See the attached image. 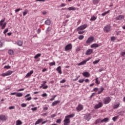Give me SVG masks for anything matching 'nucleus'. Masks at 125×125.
<instances>
[{
	"mask_svg": "<svg viewBox=\"0 0 125 125\" xmlns=\"http://www.w3.org/2000/svg\"><path fill=\"white\" fill-rule=\"evenodd\" d=\"M16 96L17 97H22L23 94L22 93H17Z\"/></svg>",
	"mask_w": 125,
	"mask_h": 125,
	"instance_id": "cd10ccee",
	"label": "nucleus"
},
{
	"mask_svg": "<svg viewBox=\"0 0 125 125\" xmlns=\"http://www.w3.org/2000/svg\"><path fill=\"white\" fill-rule=\"evenodd\" d=\"M28 12H29V10H28L27 9H25L24 10V11L23 12V16H25L26 15V14H28Z\"/></svg>",
	"mask_w": 125,
	"mask_h": 125,
	"instance_id": "72a5a7b5",
	"label": "nucleus"
},
{
	"mask_svg": "<svg viewBox=\"0 0 125 125\" xmlns=\"http://www.w3.org/2000/svg\"><path fill=\"white\" fill-rule=\"evenodd\" d=\"M120 104H121L120 103L114 104V105L113 106V109H118V108L120 107Z\"/></svg>",
	"mask_w": 125,
	"mask_h": 125,
	"instance_id": "412c9836",
	"label": "nucleus"
},
{
	"mask_svg": "<svg viewBox=\"0 0 125 125\" xmlns=\"http://www.w3.org/2000/svg\"><path fill=\"white\" fill-rule=\"evenodd\" d=\"M57 97V95H55L54 96H53L52 97L53 98H51L50 99V101H53V100H54V99H55V98H56Z\"/></svg>",
	"mask_w": 125,
	"mask_h": 125,
	"instance_id": "ea45409f",
	"label": "nucleus"
},
{
	"mask_svg": "<svg viewBox=\"0 0 125 125\" xmlns=\"http://www.w3.org/2000/svg\"><path fill=\"white\" fill-rule=\"evenodd\" d=\"M21 107H27V104H21Z\"/></svg>",
	"mask_w": 125,
	"mask_h": 125,
	"instance_id": "8fccbe9b",
	"label": "nucleus"
},
{
	"mask_svg": "<svg viewBox=\"0 0 125 125\" xmlns=\"http://www.w3.org/2000/svg\"><path fill=\"white\" fill-rule=\"evenodd\" d=\"M109 12H110V10H108L106 12H105L104 13H102V16H105V15H107V14H108V13H109Z\"/></svg>",
	"mask_w": 125,
	"mask_h": 125,
	"instance_id": "f704fd0d",
	"label": "nucleus"
},
{
	"mask_svg": "<svg viewBox=\"0 0 125 125\" xmlns=\"http://www.w3.org/2000/svg\"><path fill=\"white\" fill-rule=\"evenodd\" d=\"M62 120L61 119H58L57 121H56V123L57 124H61V122H62Z\"/></svg>",
	"mask_w": 125,
	"mask_h": 125,
	"instance_id": "c03bdc74",
	"label": "nucleus"
},
{
	"mask_svg": "<svg viewBox=\"0 0 125 125\" xmlns=\"http://www.w3.org/2000/svg\"><path fill=\"white\" fill-rule=\"evenodd\" d=\"M83 109V105H82L81 104H79L78 106L76 107V110L77 112H80L82 111Z\"/></svg>",
	"mask_w": 125,
	"mask_h": 125,
	"instance_id": "1a4fd4ad",
	"label": "nucleus"
},
{
	"mask_svg": "<svg viewBox=\"0 0 125 125\" xmlns=\"http://www.w3.org/2000/svg\"><path fill=\"white\" fill-rule=\"evenodd\" d=\"M42 121H43V119L41 118L38 119L35 123V125H39V124H41L42 123Z\"/></svg>",
	"mask_w": 125,
	"mask_h": 125,
	"instance_id": "a211bd4d",
	"label": "nucleus"
},
{
	"mask_svg": "<svg viewBox=\"0 0 125 125\" xmlns=\"http://www.w3.org/2000/svg\"><path fill=\"white\" fill-rule=\"evenodd\" d=\"M85 118L86 119V120L87 121H89V120H90V119H91V116L90 115V114H86L85 116Z\"/></svg>",
	"mask_w": 125,
	"mask_h": 125,
	"instance_id": "f3484780",
	"label": "nucleus"
},
{
	"mask_svg": "<svg viewBox=\"0 0 125 125\" xmlns=\"http://www.w3.org/2000/svg\"><path fill=\"white\" fill-rule=\"evenodd\" d=\"M7 32H8V28H6V29H5L3 31V34H4V35H5V34H6L7 33Z\"/></svg>",
	"mask_w": 125,
	"mask_h": 125,
	"instance_id": "49530a36",
	"label": "nucleus"
},
{
	"mask_svg": "<svg viewBox=\"0 0 125 125\" xmlns=\"http://www.w3.org/2000/svg\"><path fill=\"white\" fill-rule=\"evenodd\" d=\"M10 68H11V66L9 65H5L4 67V69H10Z\"/></svg>",
	"mask_w": 125,
	"mask_h": 125,
	"instance_id": "a18cd8bd",
	"label": "nucleus"
},
{
	"mask_svg": "<svg viewBox=\"0 0 125 125\" xmlns=\"http://www.w3.org/2000/svg\"><path fill=\"white\" fill-rule=\"evenodd\" d=\"M111 41H115V40H116V38L115 37H111Z\"/></svg>",
	"mask_w": 125,
	"mask_h": 125,
	"instance_id": "e2e57ef3",
	"label": "nucleus"
},
{
	"mask_svg": "<svg viewBox=\"0 0 125 125\" xmlns=\"http://www.w3.org/2000/svg\"><path fill=\"white\" fill-rule=\"evenodd\" d=\"M47 88H48V86L45 85L42 87L43 89H46Z\"/></svg>",
	"mask_w": 125,
	"mask_h": 125,
	"instance_id": "6e6d98bb",
	"label": "nucleus"
},
{
	"mask_svg": "<svg viewBox=\"0 0 125 125\" xmlns=\"http://www.w3.org/2000/svg\"><path fill=\"white\" fill-rule=\"evenodd\" d=\"M103 90H104V88L103 87L100 88L98 92V94H100V93L103 92Z\"/></svg>",
	"mask_w": 125,
	"mask_h": 125,
	"instance_id": "5701e85b",
	"label": "nucleus"
},
{
	"mask_svg": "<svg viewBox=\"0 0 125 125\" xmlns=\"http://www.w3.org/2000/svg\"><path fill=\"white\" fill-rule=\"evenodd\" d=\"M4 21H5V18L2 19L0 21V26L1 27V29H2V30H3V29H4L5 27H6V22H4L3 23V22H4Z\"/></svg>",
	"mask_w": 125,
	"mask_h": 125,
	"instance_id": "f03ea898",
	"label": "nucleus"
},
{
	"mask_svg": "<svg viewBox=\"0 0 125 125\" xmlns=\"http://www.w3.org/2000/svg\"><path fill=\"white\" fill-rule=\"evenodd\" d=\"M92 52H93V50L92 49H89L86 51L85 54V55H90Z\"/></svg>",
	"mask_w": 125,
	"mask_h": 125,
	"instance_id": "ddd939ff",
	"label": "nucleus"
},
{
	"mask_svg": "<svg viewBox=\"0 0 125 125\" xmlns=\"http://www.w3.org/2000/svg\"><path fill=\"white\" fill-rule=\"evenodd\" d=\"M31 110H32V111H37V110H38V107H36L34 108H32Z\"/></svg>",
	"mask_w": 125,
	"mask_h": 125,
	"instance_id": "de8ad7c7",
	"label": "nucleus"
},
{
	"mask_svg": "<svg viewBox=\"0 0 125 125\" xmlns=\"http://www.w3.org/2000/svg\"><path fill=\"white\" fill-rule=\"evenodd\" d=\"M72 48H73V46L72 45V44H68L66 45L65 47V51L71 50Z\"/></svg>",
	"mask_w": 125,
	"mask_h": 125,
	"instance_id": "6e6552de",
	"label": "nucleus"
},
{
	"mask_svg": "<svg viewBox=\"0 0 125 125\" xmlns=\"http://www.w3.org/2000/svg\"><path fill=\"white\" fill-rule=\"evenodd\" d=\"M79 78H80V77H77L76 79H73V82H76V81H78V80H79Z\"/></svg>",
	"mask_w": 125,
	"mask_h": 125,
	"instance_id": "bf43d9fd",
	"label": "nucleus"
},
{
	"mask_svg": "<svg viewBox=\"0 0 125 125\" xmlns=\"http://www.w3.org/2000/svg\"><path fill=\"white\" fill-rule=\"evenodd\" d=\"M99 1H100V0H93V3L94 4H97L99 3Z\"/></svg>",
	"mask_w": 125,
	"mask_h": 125,
	"instance_id": "2f4dec72",
	"label": "nucleus"
},
{
	"mask_svg": "<svg viewBox=\"0 0 125 125\" xmlns=\"http://www.w3.org/2000/svg\"><path fill=\"white\" fill-rule=\"evenodd\" d=\"M98 90H99V89H98V88H96V87L94 88V89H93V91H95L96 92V91H98Z\"/></svg>",
	"mask_w": 125,
	"mask_h": 125,
	"instance_id": "4d7b16f0",
	"label": "nucleus"
},
{
	"mask_svg": "<svg viewBox=\"0 0 125 125\" xmlns=\"http://www.w3.org/2000/svg\"><path fill=\"white\" fill-rule=\"evenodd\" d=\"M109 121V118H105L104 119H102V123H107Z\"/></svg>",
	"mask_w": 125,
	"mask_h": 125,
	"instance_id": "a878e982",
	"label": "nucleus"
},
{
	"mask_svg": "<svg viewBox=\"0 0 125 125\" xmlns=\"http://www.w3.org/2000/svg\"><path fill=\"white\" fill-rule=\"evenodd\" d=\"M100 123H102V119H98L95 122V125H97L98 124H100Z\"/></svg>",
	"mask_w": 125,
	"mask_h": 125,
	"instance_id": "6ab92c4d",
	"label": "nucleus"
},
{
	"mask_svg": "<svg viewBox=\"0 0 125 125\" xmlns=\"http://www.w3.org/2000/svg\"><path fill=\"white\" fill-rule=\"evenodd\" d=\"M83 38H84V36H83V35H80L79 36L78 39L79 40H83Z\"/></svg>",
	"mask_w": 125,
	"mask_h": 125,
	"instance_id": "58836bf2",
	"label": "nucleus"
},
{
	"mask_svg": "<svg viewBox=\"0 0 125 125\" xmlns=\"http://www.w3.org/2000/svg\"><path fill=\"white\" fill-rule=\"evenodd\" d=\"M49 65L51 66H54L55 65V62H52L49 63Z\"/></svg>",
	"mask_w": 125,
	"mask_h": 125,
	"instance_id": "09e8293b",
	"label": "nucleus"
},
{
	"mask_svg": "<svg viewBox=\"0 0 125 125\" xmlns=\"http://www.w3.org/2000/svg\"><path fill=\"white\" fill-rule=\"evenodd\" d=\"M15 106H11L9 107V110H12V109H15Z\"/></svg>",
	"mask_w": 125,
	"mask_h": 125,
	"instance_id": "603ef678",
	"label": "nucleus"
},
{
	"mask_svg": "<svg viewBox=\"0 0 125 125\" xmlns=\"http://www.w3.org/2000/svg\"><path fill=\"white\" fill-rule=\"evenodd\" d=\"M99 45L98 44L94 43L91 45V48H94V47H98Z\"/></svg>",
	"mask_w": 125,
	"mask_h": 125,
	"instance_id": "4be33fe9",
	"label": "nucleus"
},
{
	"mask_svg": "<svg viewBox=\"0 0 125 125\" xmlns=\"http://www.w3.org/2000/svg\"><path fill=\"white\" fill-rule=\"evenodd\" d=\"M32 99V97H30L26 99V101H30Z\"/></svg>",
	"mask_w": 125,
	"mask_h": 125,
	"instance_id": "13d9d810",
	"label": "nucleus"
},
{
	"mask_svg": "<svg viewBox=\"0 0 125 125\" xmlns=\"http://www.w3.org/2000/svg\"><path fill=\"white\" fill-rule=\"evenodd\" d=\"M104 31L105 33H108L110 32V31H111V26L106 25L104 28Z\"/></svg>",
	"mask_w": 125,
	"mask_h": 125,
	"instance_id": "0eeeda50",
	"label": "nucleus"
},
{
	"mask_svg": "<svg viewBox=\"0 0 125 125\" xmlns=\"http://www.w3.org/2000/svg\"><path fill=\"white\" fill-rule=\"evenodd\" d=\"M17 43L18 45H19V46H22L23 44V42L21 41H18Z\"/></svg>",
	"mask_w": 125,
	"mask_h": 125,
	"instance_id": "bb28decb",
	"label": "nucleus"
},
{
	"mask_svg": "<svg viewBox=\"0 0 125 125\" xmlns=\"http://www.w3.org/2000/svg\"><path fill=\"white\" fill-rule=\"evenodd\" d=\"M55 117H56V114H52L51 115V118H54Z\"/></svg>",
	"mask_w": 125,
	"mask_h": 125,
	"instance_id": "69168bd1",
	"label": "nucleus"
},
{
	"mask_svg": "<svg viewBox=\"0 0 125 125\" xmlns=\"http://www.w3.org/2000/svg\"><path fill=\"white\" fill-rule=\"evenodd\" d=\"M17 93H16V92L12 93L10 94V95H16V96Z\"/></svg>",
	"mask_w": 125,
	"mask_h": 125,
	"instance_id": "0e129e2a",
	"label": "nucleus"
},
{
	"mask_svg": "<svg viewBox=\"0 0 125 125\" xmlns=\"http://www.w3.org/2000/svg\"><path fill=\"white\" fill-rule=\"evenodd\" d=\"M42 97H46V96H47V94L46 93H43L42 95Z\"/></svg>",
	"mask_w": 125,
	"mask_h": 125,
	"instance_id": "052dcab7",
	"label": "nucleus"
},
{
	"mask_svg": "<svg viewBox=\"0 0 125 125\" xmlns=\"http://www.w3.org/2000/svg\"><path fill=\"white\" fill-rule=\"evenodd\" d=\"M64 122V125H68L69 124H70V119L68 118H66V116L65 117V119L63 120Z\"/></svg>",
	"mask_w": 125,
	"mask_h": 125,
	"instance_id": "9d476101",
	"label": "nucleus"
},
{
	"mask_svg": "<svg viewBox=\"0 0 125 125\" xmlns=\"http://www.w3.org/2000/svg\"><path fill=\"white\" fill-rule=\"evenodd\" d=\"M76 51H80L81 50V48L80 47H78L76 49Z\"/></svg>",
	"mask_w": 125,
	"mask_h": 125,
	"instance_id": "338daca9",
	"label": "nucleus"
},
{
	"mask_svg": "<svg viewBox=\"0 0 125 125\" xmlns=\"http://www.w3.org/2000/svg\"><path fill=\"white\" fill-rule=\"evenodd\" d=\"M112 120L114 122H116L118 120V116H115L112 118Z\"/></svg>",
	"mask_w": 125,
	"mask_h": 125,
	"instance_id": "79ce46f5",
	"label": "nucleus"
},
{
	"mask_svg": "<svg viewBox=\"0 0 125 125\" xmlns=\"http://www.w3.org/2000/svg\"><path fill=\"white\" fill-rule=\"evenodd\" d=\"M65 82H66V80L63 79L60 81V83H65Z\"/></svg>",
	"mask_w": 125,
	"mask_h": 125,
	"instance_id": "5fc2aeb1",
	"label": "nucleus"
},
{
	"mask_svg": "<svg viewBox=\"0 0 125 125\" xmlns=\"http://www.w3.org/2000/svg\"><path fill=\"white\" fill-rule=\"evenodd\" d=\"M42 54L39 53V54H37L34 57V58L35 59H38V57H41Z\"/></svg>",
	"mask_w": 125,
	"mask_h": 125,
	"instance_id": "c9c22d12",
	"label": "nucleus"
},
{
	"mask_svg": "<svg viewBox=\"0 0 125 125\" xmlns=\"http://www.w3.org/2000/svg\"><path fill=\"white\" fill-rule=\"evenodd\" d=\"M51 23V21H50V20H46L45 21V23L46 24V25H50Z\"/></svg>",
	"mask_w": 125,
	"mask_h": 125,
	"instance_id": "7c9ffc66",
	"label": "nucleus"
},
{
	"mask_svg": "<svg viewBox=\"0 0 125 125\" xmlns=\"http://www.w3.org/2000/svg\"><path fill=\"white\" fill-rule=\"evenodd\" d=\"M34 74V70H31L30 72H28L25 76V78H29V77H31V75Z\"/></svg>",
	"mask_w": 125,
	"mask_h": 125,
	"instance_id": "2eb2a0df",
	"label": "nucleus"
},
{
	"mask_svg": "<svg viewBox=\"0 0 125 125\" xmlns=\"http://www.w3.org/2000/svg\"><path fill=\"white\" fill-rule=\"evenodd\" d=\"M20 10H22V9H20V8H18L17 9L15 10V12H19V11H20Z\"/></svg>",
	"mask_w": 125,
	"mask_h": 125,
	"instance_id": "864d4df0",
	"label": "nucleus"
},
{
	"mask_svg": "<svg viewBox=\"0 0 125 125\" xmlns=\"http://www.w3.org/2000/svg\"><path fill=\"white\" fill-rule=\"evenodd\" d=\"M90 59H91V57H89L88 59H86V60H85V61H86V63L87 62V61H89Z\"/></svg>",
	"mask_w": 125,
	"mask_h": 125,
	"instance_id": "680f3d73",
	"label": "nucleus"
},
{
	"mask_svg": "<svg viewBox=\"0 0 125 125\" xmlns=\"http://www.w3.org/2000/svg\"><path fill=\"white\" fill-rule=\"evenodd\" d=\"M79 83H83V82H84V79H80L78 81Z\"/></svg>",
	"mask_w": 125,
	"mask_h": 125,
	"instance_id": "37998d69",
	"label": "nucleus"
},
{
	"mask_svg": "<svg viewBox=\"0 0 125 125\" xmlns=\"http://www.w3.org/2000/svg\"><path fill=\"white\" fill-rule=\"evenodd\" d=\"M111 100L112 99H111V98H110V97H107L104 98V99L103 100V101L104 104H109V103L111 102Z\"/></svg>",
	"mask_w": 125,
	"mask_h": 125,
	"instance_id": "7ed1b4c3",
	"label": "nucleus"
},
{
	"mask_svg": "<svg viewBox=\"0 0 125 125\" xmlns=\"http://www.w3.org/2000/svg\"><path fill=\"white\" fill-rule=\"evenodd\" d=\"M8 53L10 55H13V50H9Z\"/></svg>",
	"mask_w": 125,
	"mask_h": 125,
	"instance_id": "4c0bfd02",
	"label": "nucleus"
},
{
	"mask_svg": "<svg viewBox=\"0 0 125 125\" xmlns=\"http://www.w3.org/2000/svg\"><path fill=\"white\" fill-rule=\"evenodd\" d=\"M46 71H47V69L44 68L42 69V72H45Z\"/></svg>",
	"mask_w": 125,
	"mask_h": 125,
	"instance_id": "774afa93",
	"label": "nucleus"
},
{
	"mask_svg": "<svg viewBox=\"0 0 125 125\" xmlns=\"http://www.w3.org/2000/svg\"><path fill=\"white\" fill-rule=\"evenodd\" d=\"M65 117L66 118H67V119H69V118H73V117H75V114H70Z\"/></svg>",
	"mask_w": 125,
	"mask_h": 125,
	"instance_id": "c85d7f7f",
	"label": "nucleus"
},
{
	"mask_svg": "<svg viewBox=\"0 0 125 125\" xmlns=\"http://www.w3.org/2000/svg\"><path fill=\"white\" fill-rule=\"evenodd\" d=\"M22 121H20V120H17L16 121V125H22Z\"/></svg>",
	"mask_w": 125,
	"mask_h": 125,
	"instance_id": "c756f323",
	"label": "nucleus"
},
{
	"mask_svg": "<svg viewBox=\"0 0 125 125\" xmlns=\"http://www.w3.org/2000/svg\"><path fill=\"white\" fill-rule=\"evenodd\" d=\"M60 102H61L60 101H55L52 103V106H56V105H57V104H59Z\"/></svg>",
	"mask_w": 125,
	"mask_h": 125,
	"instance_id": "dca6fc26",
	"label": "nucleus"
},
{
	"mask_svg": "<svg viewBox=\"0 0 125 125\" xmlns=\"http://www.w3.org/2000/svg\"><path fill=\"white\" fill-rule=\"evenodd\" d=\"M103 106V104L101 102H99L98 104H97L95 105V109H99V108H101Z\"/></svg>",
	"mask_w": 125,
	"mask_h": 125,
	"instance_id": "f8f14e48",
	"label": "nucleus"
},
{
	"mask_svg": "<svg viewBox=\"0 0 125 125\" xmlns=\"http://www.w3.org/2000/svg\"><path fill=\"white\" fill-rule=\"evenodd\" d=\"M95 81V83H96V84H100V81L98 80V78H96Z\"/></svg>",
	"mask_w": 125,
	"mask_h": 125,
	"instance_id": "e433bc0d",
	"label": "nucleus"
},
{
	"mask_svg": "<svg viewBox=\"0 0 125 125\" xmlns=\"http://www.w3.org/2000/svg\"><path fill=\"white\" fill-rule=\"evenodd\" d=\"M56 70L57 71V72H58L59 74H60V75H61V74H62V71L61 70V66L58 67L56 69Z\"/></svg>",
	"mask_w": 125,
	"mask_h": 125,
	"instance_id": "aec40b11",
	"label": "nucleus"
},
{
	"mask_svg": "<svg viewBox=\"0 0 125 125\" xmlns=\"http://www.w3.org/2000/svg\"><path fill=\"white\" fill-rule=\"evenodd\" d=\"M12 73H13V71H12L11 70H9L8 71H7L6 72L1 74V76H2V77H6L7 76H10V75L12 74Z\"/></svg>",
	"mask_w": 125,
	"mask_h": 125,
	"instance_id": "423d86ee",
	"label": "nucleus"
},
{
	"mask_svg": "<svg viewBox=\"0 0 125 125\" xmlns=\"http://www.w3.org/2000/svg\"><path fill=\"white\" fill-rule=\"evenodd\" d=\"M8 119V116L7 115L1 114L0 115V121H2L3 122H5Z\"/></svg>",
	"mask_w": 125,
	"mask_h": 125,
	"instance_id": "39448f33",
	"label": "nucleus"
},
{
	"mask_svg": "<svg viewBox=\"0 0 125 125\" xmlns=\"http://www.w3.org/2000/svg\"><path fill=\"white\" fill-rule=\"evenodd\" d=\"M93 41H94V37L91 36L87 39V41H86V43L87 44V45H89L90 43L93 42Z\"/></svg>",
	"mask_w": 125,
	"mask_h": 125,
	"instance_id": "20e7f679",
	"label": "nucleus"
},
{
	"mask_svg": "<svg viewBox=\"0 0 125 125\" xmlns=\"http://www.w3.org/2000/svg\"><path fill=\"white\" fill-rule=\"evenodd\" d=\"M125 19V15H120L115 18L116 20H124Z\"/></svg>",
	"mask_w": 125,
	"mask_h": 125,
	"instance_id": "9b49d317",
	"label": "nucleus"
},
{
	"mask_svg": "<svg viewBox=\"0 0 125 125\" xmlns=\"http://www.w3.org/2000/svg\"><path fill=\"white\" fill-rule=\"evenodd\" d=\"M96 19H97V17L93 16L92 17H91V19H90V21H95Z\"/></svg>",
	"mask_w": 125,
	"mask_h": 125,
	"instance_id": "b1692460",
	"label": "nucleus"
},
{
	"mask_svg": "<svg viewBox=\"0 0 125 125\" xmlns=\"http://www.w3.org/2000/svg\"><path fill=\"white\" fill-rule=\"evenodd\" d=\"M82 75L85 78H89V77H90V74L87 72H83Z\"/></svg>",
	"mask_w": 125,
	"mask_h": 125,
	"instance_id": "4468645a",
	"label": "nucleus"
},
{
	"mask_svg": "<svg viewBox=\"0 0 125 125\" xmlns=\"http://www.w3.org/2000/svg\"><path fill=\"white\" fill-rule=\"evenodd\" d=\"M76 8L74 7H69L67 8V10H69V11L71 10H76Z\"/></svg>",
	"mask_w": 125,
	"mask_h": 125,
	"instance_id": "473e14b6",
	"label": "nucleus"
},
{
	"mask_svg": "<svg viewBox=\"0 0 125 125\" xmlns=\"http://www.w3.org/2000/svg\"><path fill=\"white\" fill-rule=\"evenodd\" d=\"M99 61H100V59L95 61L94 62H93V64H94V65H96V64H97V63H98Z\"/></svg>",
	"mask_w": 125,
	"mask_h": 125,
	"instance_id": "a19ab883",
	"label": "nucleus"
},
{
	"mask_svg": "<svg viewBox=\"0 0 125 125\" xmlns=\"http://www.w3.org/2000/svg\"><path fill=\"white\" fill-rule=\"evenodd\" d=\"M87 27V25L86 24H83L77 28V32L79 35H83L84 33V29H86Z\"/></svg>",
	"mask_w": 125,
	"mask_h": 125,
	"instance_id": "f257e3e1",
	"label": "nucleus"
},
{
	"mask_svg": "<svg viewBox=\"0 0 125 125\" xmlns=\"http://www.w3.org/2000/svg\"><path fill=\"white\" fill-rule=\"evenodd\" d=\"M60 6V7H64V6H66V4L62 3Z\"/></svg>",
	"mask_w": 125,
	"mask_h": 125,
	"instance_id": "3c124183",
	"label": "nucleus"
},
{
	"mask_svg": "<svg viewBox=\"0 0 125 125\" xmlns=\"http://www.w3.org/2000/svg\"><path fill=\"white\" fill-rule=\"evenodd\" d=\"M84 64H86V61H85V60L82 61L80 63H78V66H81L82 65H84Z\"/></svg>",
	"mask_w": 125,
	"mask_h": 125,
	"instance_id": "393cba45",
	"label": "nucleus"
}]
</instances>
